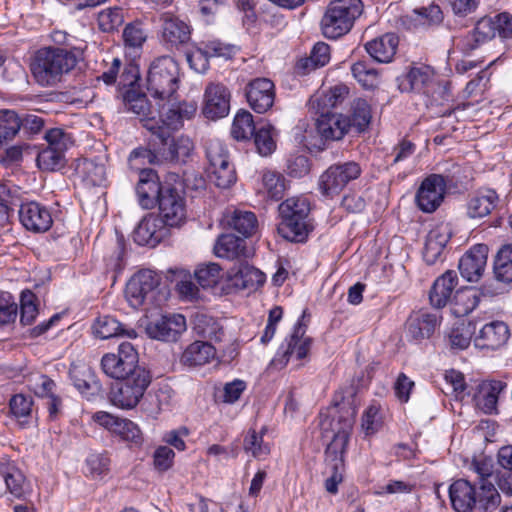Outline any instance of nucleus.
Instances as JSON below:
<instances>
[{
  "label": "nucleus",
  "mask_w": 512,
  "mask_h": 512,
  "mask_svg": "<svg viewBox=\"0 0 512 512\" xmlns=\"http://www.w3.org/2000/svg\"><path fill=\"white\" fill-rule=\"evenodd\" d=\"M179 86V66L171 56H160L153 60L146 76V90L154 99L161 122L179 129L184 120L191 119L196 105L189 102H177L176 91Z\"/></svg>",
  "instance_id": "obj_1"
},
{
  "label": "nucleus",
  "mask_w": 512,
  "mask_h": 512,
  "mask_svg": "<svg viewBox=\"0 0 512 512\" xmlns=\"http://www.w3.org/2000/svg\"><path fill=\"white\" fill-rule=\"evenodd\" d=\"M356 417V407L350 400L336 403L329 415L321 421L323 430L333 433L325 454L331 464L332 474L325 481V488L331 494L338 492V484L342 481L341 469L344 466V454Z\"/></svg>",
  "instance_id": "obj_2"
},
{
  "label": "nucleus",
  "mask_w": 512,
  "mask_h": 512,
  "mask_svg": "<svg viewBox=\"0 0 512 512\" xmlns=\"http://www.w3.org/2000/svg\"><path fill=\"white\" fill-rule=\"evenodd\" d=\"M452 508L456 512H494L501 503V496L494 485L478 487L466 479H457L449 487Z\"/></svg>",
  "instance_id": "obj_3"
},
{
  "label": "nucleus",
  "mask_w": 512,
  "mask_h": 512,
  "mask_svg": "<svg viewBox=\"0 0 512 512\" xmlns=\"http://www.w3.org/2000/svg\"><path fill=\"white\" fill-rule=\"evenodd\" d=\"M76 64L77 58L72 51L64 48L45 47L36 52L31 64V72L41 86H54Z\"/></svg>",
  "instance_id": "obj_4"
},
{
  "label": "nucleus",
  "mask_w": 512,
  "mask_h": 512,
  "mask_svg": "<svg viewBox=\"0 0 512 512\" xmlns=\"http://www.w3.org/2000/svg\"><path fill=\"white\" fill-rule=\"evenodd\" d=\"M361 0H334L330 2L321 21L326 38L337 39L348 33L354 21L361 15Z\"/></svg>",
  "instance_id": "obj_5"
},
{
  "label": "nucleus",
  "mask_w": 512,
  "mask_h": 512,
  "mask_svg": "<svg viewBox=\"0 0 512 512\" xmlns=\"http://www.w3.org/2000/svg\"><path fill=\"white\" fill-rule=\"evenodd\" d=\"M123 103L127 111L140 117L143 126L152 133L154 141L160 140L167 143L171 130L175 129L165 125L160 119H156L157 106L155 105L154 109L145 94L127 90L123 95ZM158 118L160 117L158 116Z\"/></svg>",
  "instance_id": "obj_6"
},
{
  "label": "nucleus",
  "mask_w": 512,
  "mask_h": 512,
  "mask_svg": "<svg viewBox=\"0 0 512 512\" xmlns=\"http://www.w3.org/2000/svg\"><path fill=\"white\" fill-rule=\"evenodd\" d=\"M499 36L501 39L512 37V16L507 12L494 16H484L475 25L473 33L464 39L463 50L470 52L480 44Z\"/></svg>",
  "instance_id": "obj_7"
},
{
  "label": "nucleus",
  "mask_w": 512,
  "mask_h": 512,
  "mask_svg": "<svg viewBox=\"0 0 512 512\" xmlns=\"http://www.w3.org/2000/svg\"><path fill=\"white\" fill-rule=\"evenodd\" d=\"M161 276L150 269L135 273L128 281L125 297L131 307L137 309L143 305H157Z\"/></svg>",
  "instance_id": "obj_8"
},
{
  "label": "nucleus",
  "mask_w": 512,
  "mask_h": 512,
  "mask_svg": "<svg viewBox=\"0 0 512 512\" xmlns=\"http://www.w3.org/2000/svg\"><path fill=\"white\" fill-rule=\"evenodd\" d=\"M47 146L37 154V166L43 171H57L66 164L65 152L71 142L69 134L60 128H53L46 132Z\"/></svg>",
  "instance_id": "obj_9"
},
{
  "label": "nucleus",
  "mask_w": 512,
  "mask_h": 512,
  "mask_svg": "<svg viewBox=\"0 0 512 512\" xmlns=\"http://www.w3.org/2000/svg\"><path fill=\"white\" fill-rule=\"evenodd\" d=\"M362 173L359 163L355 161L339 162L329 166L319 177V190L322 195L333 198L351 181Z\"/></svg>",
  "instance_id": "obj_10"
},
{
  "label": "nucleus",
  "mask_w": 512,
  "mask_h": 512,
  "mask_svg": "<svg viewBox=\"0 0 512 512\" xmlns=\"http://www.w3.org/2000/svg\"><path fill=\"white\" fill-rule=\"evenodd\" d=\"M138 353L130 342H122L117 353H106L101 359V368L110 378L122 380L136 372L145 369L138 365Z\"/></svg>",
  "instance_id": "obj_11"
},
{
  "label": "nucleus",
  "mask_w": 512,
  "mask_h": 512,
  "mask_svg": "<svg viewBox=\"0 0 512 512\" xmlns=\"http://www.w3.org/2000/svg\"><path fill=\"white\" fill-rule=\"evenodd\" d=\"M151 378L147 369H136L135 373L122 379L123 381L113 390L112 403L122 409L134 408L150 385Z\"/></svg>",
  "instance_id": "obj_12"
},
{
  "label": "nucleus",
  "mask_w": 512,
  "mask_h": 512,
  "mask_svg": "<svg viewBox=\"0 0 512 512\" xmlns=\"http://www.w3.org/2000/svg\"><path fill=\"white\" fill-rule=\"evenodd\" d=\"M309 317L305 309L295 324L291 335L287 337L278 348L274 362L286 365L293 355H295L298 360L304 359L308 355L312 344V338L306 336Z\"/></svg>",
  "instance_id": "obj_13"
},
{
  "label": "nucleus",
  "mask_w": 512,
  "mask_h": 512,
  "mask_svg": "<svg viewBox=\"0 0 512 512\" xmlns=\"http://www.w3.org/2000/svg\"><path fill=\"white\" fill-rule=\"evenodd\" d=\"M449 183V177L442 174H430L424 178L415 195L419 210L424 213L435 212L444 200Z\"/></svg>",
  "instance_id": "obj_14"
},
{
  "label": "nucleus",
  "mask_w": 512,
  "mask_h": 512,
  "mask_svg": "<svg viewBox=\"0 0 512 512\" xmlns=\"http://www.w3.org/2000/svg\"><path fill=\"white\" fill-rule=\"evenodd\" d=\"M159 214L157 215L169 227H179L186 219V201L182 191L170 184H164L162 196L158 202Z\"/></svg>",
  "instance_id": "obj_15"
},
{
  "label": "nucleus",
  "mask_w": 512,
  "mask_h": 512,
  "mask_svg": "<svg viewBox=\"0 0 512 512\" xmlns=\"http://www.w3.org/2000/svg\"><path fill=\"white\" fill-rule=\"evenodd\" d=\"M186 319L181 314L164 315L151 320L145 327L146 334L163 342H176L186 331Z\"/></svg>",
  "instance_id": "obj_16"
},
{
  "label": "nucleus",
  "mask_w": 512,
  "mask_h": 512,
  "mask_svg": "<svg viewBox=\"0 0 512 512\" xmlns=\"http://www.w3.org/2000/svg\"><path fill=\"white\" fill-rule=\"evenodd\" d=\"M505 289H492V284L485 283L481 288H462L455 291L450 302L451 311L456 317H464L479 304L480 297H493L504 294Z\"/></svg>",
  "instance_id": "obj_17"
},
{
  "label": "nucleus",
  "mask_w": 512,
  "mask_h": 512,
  "mask_svg": "<svg viewBox=\"0 0 512 512\" xmlns=\"http://www.w3.org/2000/svg\"><path fill=\"white\" fill-rule=\"evenodd\" d=\"M499 194L495 189L481 187L468 194L465 203V215L471 220H481L498 207Z\"/></svg>",
  "instance_id": "obj_18"
},
{
  "label": "nucleus",
  "mask_w": 512,
  "mask_h": 512,
  "mask_svg": "<svg viewBox=\"0 0 512 512\" xmlns=\"http://www.w3.org/2000/svg\"><path fill=\"white\" fill-rule=\"evenodd\" d=\"M275 95L274 83L265 77L252 79L245 87V96L249 106L259 114L272 108Z\"/></svg>",
  "instance_id": "obj_19"
},
{
  "label": "nucleus",
  "mask_w": 512,
  "mask_h": 512,
  "mask_svg": "<svg viewBox=\"0 0 512 512\" xmlns=\"http://www.w3.org/2000/svg\"><path fill=\"white\" fill-rule=\"evenodd\" d=\"M236 53L234 45L225 44L219 40L208 41L202 48L193 52H186V59L190 67L198 73L208 69V58L221 57L230 59Z\"/></svg>",
  "instance_id": "obj_20"
},
{
  "label": "nucleus",
  "mask_w": 512,
  "mask_h": 512,
  "mask_svg": "<svg viewBox=\"0 0 512 512\" xmlns=\"http://www.w3.org/2000/svg\"><path fill=\"white\" fill-rule=\"evenodd\" d=\"M231 94L222 83H210L204 94L203 115L211 120L223 118L230 111Z\"/></svg>",
  "instance_id": "obj_21"
},
{
  "label": "nucleus",
  "mask_w": 512,
  "mask_h": 512,
  "mask_svg": "<svg viewBox=\"0 0 512 512\" xmlns=\"http://www.w3.org/2000/svg\"><path fill=\"white\" fill-rule=\"evenodd\" d=\"M170 234V228L155 214H148L133 231L134 241L141 246L155 247Z\"/></svg>",
  "instance_id": "obj_22"
},
{
  "label": "nucleus",
  "mask_w": 512,
  "mask_h": 512,
  "mask_svg": "<svg viewBox=\"0 0 512 512\" xmlns=\"http://www.w3.org/2000/svg\"><path fill=\"white\" fill-rule=\"evenodd\" d=\"M18 214L21 224L27 230L35 233L46 232L53 224L50 210L36 201L22 203Z\"/></svg>",
  "instance_id": "obj_23"
},
{
  "label": "nucleus",
  "mask_w": 512,
  "mask_h": 512,
  "mask_svg": "<svg viewBox=\"0 0 512 512\" xmlns=\"http://www.w3.org/2000/svg\"><path fill=\"white\" fill-rule=\"evenodd\" d=\"M161 39L170 48H180L191 40V27L179 17L163 13L160 16Z\"/></svg>",
  "instance_id": "obj_24"
},
{
  "label": "nucleus",
  "mask_w": 512,
  "mask_h": 512,
  "mask_svg": "<svg viewBox=\"0 0 512 512\" xmlns=\"http://www.w3.org/2000/svg\"><path fill=\"white\" fill-rule=\"evenodd\" d=\"M93 419L99 425L120 436L125 441L136 445L142 442V434L139 427L129 419L119 418L104 411L96 412Z\"/></svg>",
  "instance_id": "obj_25"
},
{
  "label": "nucleus",
  "mask_w": 512,
  "mask_h": 512,
  "mask_svg": "<svg viewBox=\"0 0 512 512\" xmlns=\"http://www.w3.org/2000/svg\"><path fill=\"white\" fill-rule=\"evenodd\" d=\"M488 251L487 245L476 244L460 258L458 269L464 279L469 282H477L482 277L487 263Z\"/></svg>",
  "instance_id": "obj_26"
},
{
  "label": "nucleus",
  "mask_w": 512,
  "mask_h": 512,
  "mask_svg": "<svg viewBox=\"0 0 512 512\" xmlns=\"http://www.w3.org/2000/svg\"><path fill=\"white\" fill-rule=\"evenodd\" d=\"M510 338V329L504 321L494 320L483 325L475 336L476 347L497 350L503 347Z\"/></svg>",
  "instance_id": "obj_27"
},
{
  "label": "nucleus",
  "mask_w": 512,
  "mask_h": 512,
  "mask_svg": "<svg viewBox=\"0 0 512 512\" xmlns=\"http://www.w3.org/2000/svg\"><path fill=\"white\" fill-rule=\"evenodd\" d=\"M229 279L239 290L255 291L265 283L266 277L262 271L246 261H239L230 269Z\"/></svg>",
  "instance_id": "obj_28"
},
{
  "label": "nucleus",
  "mask_w": 512,
  "mask_h": 512,
  "mask_svg": "<svg viewBox=\"0 0 512 512\" xmlns=\"http://www.w3.org/2000/svg\"><path fill=\"white\" fill-rule=\"evenodd\" d=\"M164 184H161L158 175L151 169L142 170L139 182L136 186V193L139 204L146 209H151L157 204L162 196Z\"/></svg>",
  "instance_id": "obj_29"
},
{
  "label": "nucleus",
  "mask_w": 512,
  "mask_h": 512,
  "mask_svg": "<svg viewBox=\"0 0 512 512\" xmlns=\"http://www.w3.org/2000/svg\"><path fill=\"white\" fill-rule=\"evenodd\" d=\"M439 325V318L434 313L416 312L406 321V337L413 341L428 339Z\"/></svg>",
  "instance_id": "obj_30"
},
{
  "label": "nucleus",
  "mask_w": 512,
  "mask_h": 512,
  "mask_svg": "<svg viewBox=\"0 0 512 512\" xmlns=\"http://www.w3.org/2000/svg\"><path fill=\"white\" fill-rule=\"evenodd\" d=\"M0 476L7 491L16 498H22L31 491V485L24 473L5 458L0 459Z\"/></svg>",
  "instance_id": "obj_31"
},
{
  "label": "nucleus",
  "mask_w": 512,
  "mask_h": 512,
  "mask_svg": "<svg viewBox=\"0 0 512 512\" xmlns=\"http://www.w3.org/2000/svg\"><path fill=\"white\" fill-rule=\"evenodd\" d=\"M457 284L458 277L455 271L447 270L440 275L434 281L429 292L431 305L435 308H443L450 303Z\"/></svg>",
  "instance_id": "obj_32"
},
{
  "label": "nucleus",
  "mask_w": 512,
  "mask_h": 512,
  "mask_svg": "<svg viewBox=\"0 0 512 512\" xmlns=\"http://www.w3.org/2000/svg\"><path fill=\"white\" fill-rule=\"evenodd\" d=\"M316 129L325 140H340L349 131L350 122L342 114H318Z\"/></svg>",
  "instance_id": "obj_33"
},
{
  "label": "nucleus",
  "mask_w": 512,
  "mask_h": 512,
  "mask_svg": "<svg viewBox=\"0 0 512 512\" xmlns=\"http://www.w3.org/2000/svg\"><path fill=\"white\" fill-rule=\"evenodd\" d=\"M494 278L501 286L492 284V289H505L504 293L508 292V287L512 283V245H503L494 259L493 265Z\"/></svg>",
  "instance_id": "obj_34"
},
{
  "label": "nucleus",
  "mask_w": 512,
  "mask_h": 512,
  "mask_svg": "<svg viewBox=\"0 0 512 512\" xmlns=\"http://www.w3.org/2000/svg\"><path fill=\"white\" fill-rule=\"evenodd\" d=\"M507 388V383L501 380L484 381L479 385L475 401L480 410L492 414L497 410L499 395Z\"/></svg>",
  "instance_id": "obj_35"
},
{
  "label": "nucleus",
  "mask_w": 512,
  "mask_h": 512,
  "mask_svg": "<svg viewBox=\"0 0 512 512\" xmlns=\"http://www.w3.org/2000/svg\"><path fill=\"white\" fill-rule=\"evenodd\" d=\"M348 94V89L343 85H336L328 91H323L311 97L310 105L316 114H335L332 109L341 105Z\"/></svg>",
  "instance_id": "obj_36"
},
{
  "label": "nucleus",
  "mask_w": 512,
  "mask_h": 512,
  "mask_svg": "<svg viewBox=\"0 0 512 512\" xmlns=\"http://www.w3.org/2000/svg\"><path fill=\"white\" fill-rule=\"evenodd\" d=\"M214 252L217 257L228 260L237 259L242 261V258L249 256L244 238L237 237L234 234H223L219 236L214 246Z\"/></svg>",
  "instance_id": "obj_37"
},
{
  "label": "nucleus",
  "mask_w": 512,
  "mask_h": 512,
  "mask_svg": "<svg viewBox=\"0 0 512 512\" xmlns=\"http://www.w3.org/2000/svg\"><path fill=\"white\" fill-rule=\"evenodd\" d=\"M399 44L398 36L394 33H386L365 44L367 53L377 62H390Z\"/></svg>",
  "instance_id": "obj_38"
},
{
  "label": "nucleus",
  "mask_w": 512,
  "mask_h": 512,
  "mask_svg": "<svg viewBox=\"0 0 512 512\" xmlns=\"http://www.w3.org/2000/svg\"><path fill=\"white\" fill-rule=\"evenodd\" d=\"M94 334L101 339L113 337H126L134 339L137 337L135 329L120 323L112 316H101L93 324Z\"/></svg>",
  "instance_id": "obj_39"
},
{
  "label": "nucleus",
  "mask_w": 512,
  "mask_h": 512,
  "mask_svg": "<svg viewBox=\"0 0 512 512\" xmlns=\"http://www.w3.org/2000/svg\"><path fill=\"white\" fill-rule=\"evenodd\" d=\"M434 70L427 65L412 67L409 72L398 78L401 92H411L425 89L434 79Z\"/></svg>",
  "instance_id": "obj_40"
},
{
  "label": "nucleus",
  "mask_w": 512,
  "mask_h": 512,
  "mask_svg": "<svg viewBox=\"0 0 512 512\" xmlns=\"http://www.w3.org/2000/svg\"><path fill=\"white\" fill-rule=\"evenodd\" d=\"M215 348L208 342L195 341L189 344L180 357V363L188 368L203 366L214 359Z\"/></svg>",
  "instance_id": "obj_41"
},
{
  "label": "nucleus",
  "mask_w": 512,
  "mask_h": 512,
  "mask_svg": "<svg viewBox=\"0 0 512 512\" xmlns=\"http://www.w3.org/2000/svg\"><path fill=\"white\" fill-rule=\"evenodd\" d=\"M313 230L311 219H281L278 233L286 240L303 243Z\"/></svg>",
  "instance_id": "obj_42"
},
{
  "label": "nucleus",
  "mask_w": 512,
  "mask_h": 512,
  "mask_svg": "<svg viewBox=\"0 0 512 512\" xmlns=\"http://www.w3.org/2000/svg\"><path fill=\"white\" fill-rule=\"evenodd\" d=\"M226 223L244 238L253 236L258 229L257 217L251 211L235 209L226 215Z\"/></svg>",
  "instance_id": "obj_43"
},
{
  "label": "nucleus",
  "mask_w": 512,
  "mask_h": 512,
  "mask_svg": "<svg viewBox=\"0 0 512 512\" xmlns=\"http://www.w3.org/2000/svg\"><path fill=\"white\" fill-rule=\"evenodd\" d=\"M75 171L87 185L100 186L105 181V166L94 159L77 160Z\"/></svg>",
  "instance_id": "obj_44"
},
{
  "label": "nucleus",
  "mask_w": 512,
  "mask_h": 512,
  "mask_svg": "<svg viewBox=\"0 0 512 512\" xmlns=\"http://www.w3.org/2000/svg\"><path fill=\"white\" fill-rule=\"evenodd\" d=\"M71 378L75 388L88 400L102 392L100 381L90 369L74 372Z\"/></svg>",
  "instance_id": "obj_45"
},
{
  "label": "nucleus",
  "mask_w": 512,
  "mask_h": 512,
  "mask_svg": "<svg viewBox=\"0 0 512 512\" xmlns=\"http://www.w3.org/2000/svg\"><path fill=\"white\" fill-rule=\"evenodd\" d=\"M194 331L197 335L215 342H220L224 336L223 328L219 322L206 314L195 316Z\"/></svg>",
  "instance_id": "obj_46"
},
{
  "label": "nucleus",
  "mask_w": 512,
  "mask_h": 512,
  "mask_svg": "<svg viewBox=\"0 0 512 512\" xmlns=\"http://www.w3.org/2000/svg\"><path fill=\"white\" fill-rule=\"evenodd\" d=\"M281 219H310V203L306 197H292L279 205Z\"/></svg>",
  "instance_id": "obj_47"
},
{
  "label": "nucleus",
  "mask_w": 512,
  "mask_h": 512,
  "mask_svg": "<svg viewBox=\"0 0 512 512\" xmlns=\"http://www.w3.org/2000/svg\"><path fill=\"white\" fill-rule=\"evenodd\" d=\"M351 72L357 82L366 90H374L380 84V73L365 61H358L351 66Z\"/></svg>",
  "instance_id": "obj_48"
},
{
  "label": "nucleus",
  "mask_w": 512,
  "mask_h": 512,
  "mask_svg": "<svg viewBox=\"0 0 512 512\" xmlns=\"http://www.w3.org/2000/svg\"><path fill=\"white\" fill-rule=\"evenodd\" d=\"M276 135L277 131L270 123H265L255 130L253 134L254 144L261 156H268L274 152L276 149V141L274 139Z\"/></svg>",
  "instance_id": "obj_49"
},
{
  "label": "nucleus",
  "mask_w": 512,
  "mask_h": 512,
  "mask_svg": "<svg viewBox=\"0 0 512 512\" xmlns=\"http://www.w3.org/2000/svg\"><path fill=\"white\" fill-rule=\"evenodd\" d=\"M173 131L174 130H171V132ZM159 143L163 146H168V152L166 153L164 149L163 154L171 161H184L185 158L190 156L194 148L190 138L181 136L177 139H173L172 133H170V138L167 143H163L160 140Z\"/></svg>",
  "instance_id": "obj_50"
},
{
  "label": "nucleus",
  "mask_w": 512,
  "mask_h": 512,
  "mask_svg": "<svg viewBox=\"0 0 512 512\" xmlns=\"http://www.w3.org/2000/svg\"><path fill=\"white\" fill-rule=\"evenodd\" d=\"M19 131V115L14 110H0V147L13 140Z\"/></svg>",
  "instance_id": "obj_51"
},
{
  "label": "nucleus",
  "mask_w": 512,
  "mask_h": 512,
  "mask_svg": "<svg viewBox=\"0 0 512 512\" xmlns=\"http://www.w3.org/2000/svg\"><path fill=\"white\" fill-rule=\"evenodd\" d=\"M256 130L252 114L247 110L239 111L233 121L231 134L236 140L250 139Z\"/></svg>",
  "instance_id": "obj_52"
},
{
  "label": "nucleus",
  "mask_w": 512,
  "mask_h": 512,
  "mask_svg": "<svg viewBox=\"0 0 512 512\" xmlns=\"http://www.w3.org/2000/svg\"><path fill=\"white\" fill-rule=\"evenodd\" d=\"M350 122V127H355L357 131H364L371 121L370 105L365 99H355L351 105V115L346 117Z\"/></svg>",
  "instance_id": "obj_53"
},
{
  "label": "nucleus",
  "mask_w": 512,
  "mask_h": 512,
  "mask_svg": "<svg viewBox=\"0 0 512 512\" xmlns=\"http://www.w3.org/2000/svg\"><path fill=\"white\" fill-rule=\"evenodd\" d=\"M210 170V178L214 184L222 189L231 187L237 180V174L234 164L228 159L223 164H219Z\"/></svg>",
  "instance_id": "obj_54"
},
{
  "label": "nucleus",
  "mask_w": 512,
  "mask_h": 512,
  "mask_svg": "<svg viewBox=\"0 0 512 512\" xmlns=\"http://www.w3.org/2000/svg\"><path fill=\"white\" fill-rule=\"evenodd\" d=\"M123 40L128 49L139 50L147 40V33L143 28V23L134 21L128 23L123 30Z\"/></svg>",
  "instance_id": "obj_55"
},
{
  "label": "nucleus",
  "mask_w": 512,
  "mask_h": 512,
  "mask_svg": "<svg viewBox=\"0 0 512 512\" xmlns=\"http://www.w3.org/2000/svg\"><path fill=\"white\" fill-rule=\"evenodd\" d=\"M124 22V15L121 8H107L98 14V26L103 32H113Z\"/></svg>",
  "instance_id": "obj_56"
},
{
  "label": "nucleus",
  "mask_w": 512,
  "mask_h": 512,
  "mask_svg": "<svg viewBox=\"0 0 512 512\" xmlns=\"http://www.w3.org/2000/svg\"><path fill=\"white\" fill-rule=\"evenodd\" d=\"M263 185L268 196L278 201L283 198L285 192V178L282 174L274 171H266L262 177Z\"/></svg>",
  "instance_id": "obj_57"
},
{
  "label": "nucleus",
  "mask_w": 512,
  "mask_h": 512,
  "mask_svg": "<svg viewBox=\"0 0 512 512\" xmlns=\"http://www.w3.org/2000/svg\"><path fill=\"white\" fill-rule=\"evenodd\" d=\"M36 295L31 290H24L20 297V322L22 325H30L38 314L35 303Z\"/></svg>",
  "instance_id": "obj_58"
},
{
  "label": "nucleus",
  "mask_w": 512,
  "mask_h": 512,
  "mask_svg": "<svg viewBox=\"0 0 512 512\" xmlns=\"http://www.w3.org/2000/svg\"><path fill=\"white\" fill-rule=\"evenodd\" d=\"M265 431V428H262L260 433H257L255 430L248 431L244 438V450L257 458L268 455L270 452L269 446L263 442Z\"/></svg>",
  "instance_id": "obj_59"
},
{
  "label": "nucleus",
  "mask_w": 512,
  "mask_h": 512,
  "mask_svg": "<svg viewBox=\"0 0 512 512\" xmlns=\"http://www.w3.org/2000/svg\"><path fill=\"white\" fill-rule=\"evenodd\" d=\"M206 158L209 162V169L223 164L230 159L227 146L218 139H211L206 143Z\"/></svg>",
  "instance_id": "obj_60"
},
{
  "label": "nucleus",
  "mask_w": 512,
  "mask_h": 512,
  "mask_svg": "<svg viewBox=\"0 0 512 512\" xmlns=\"http://www.w3.org/2000/svg\"><path fill=\"white\" fill-rule=\"evenodd\" d=\"M195 277L203 288L213 287L221 278V267L217 263L200 266L195 271Z\"/></svg>",
  "instance_id": "obj_61"
},
{
  "label": "nucleus",
  "mask_w": 512,
  "mask_h": 512,
  "mask_svg": "<svg viewBox=\"0 0 512 512\" xmlns=\"http://www.w3.org/2000/svg\"><path fill=\"white\" fill-rule=\"evenodd\" d=\"M9 406L11 413L20 421V424H25V419L31 414L32 399L23 394H16L11 398Z\"/></svg>",
  "instance_id": "obj_62"
},
{
  "label": "nucleus",
  "mask_w": 512,
  "mask_h": 512,
  "mask_svg": "<svg viewBox=\"0 0 512 512\" xmlns=\"http://www.w3.org/2000/svg\"><path fill=\"white\" fill-rule=\"evenodd\" d=\"M17 304L10 293L0 295V325L14 322L17 317Z\"/></svg>",
  "instance_id": "obj_63"
},
{
  "label": "nucleus",
  "mask_w": 512,
  "mask_h": 512,
  "mask_svg": "<svg viewBox=\"0 0 512 512\" xmlns=\"http://www.w3.org/2000/svg\"><path fill=\"white\" fill-rule=\"evenodd\" d=\"M382 425L381 418L379 416V408L375 405L369 406L362 416V430L365 435H372L376 433Z\"/></svg>",
  "instance_id": "obj_64"
}]
</instances>
